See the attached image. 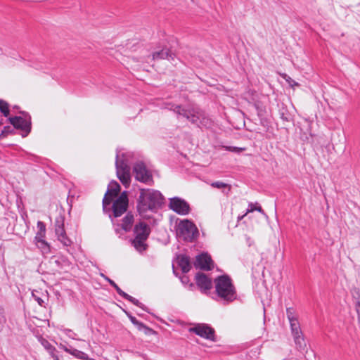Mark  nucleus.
I'll use <instances>...</instances> for the list:
<instances>
[{
  "mask_svg": "<svg viewBox=\"0 0 360 360\" xmlns=\"http://www.w3.org/2000/svg\"><path fill=\"white\" fill-rule=\"evenodd\" d=\"M138 330H140V331H143L144 333V334H146L147 335H153V334L155 333V330H153L152 328L148 327L147 326H146L143 323L139 326Z\"/></svg>",
  "mask_w": 360,
  "mask_h": 360,
  "instance_id": "nucleus-33",
  "label": "nucleus"
},
{
  "mask_svg": "<svg viewBox=\"0 0 360 360\" xmlns=\"http://www.w3.org/2000/svg\"><path fill=\"white\" fill-rule=\"evenodd\" d=\"M128 317L131 322L137 328V329L139 328V326L141 325L142 322L138 321L134 316L128 314Z\"/></svg>",
  "mask_w": 360,
  "mask_h": 360,
  "instance_id": "nucleus-35",
  "label": "nucleus"
},
{
  "mask_svg": "<svg viewBox=\"0 0 360 360\" xmlns=\"http://www.w3.org/2000/svg\"><path fill=\"white\" fill-rule=\"evenodd\" d=\"M229 150L235 152V153H240L242 151L245 150L244 148H238V147H233V146H229L226 148Z\"/></svg>",
  "mask_w": 360,
  "mask_h": 360,
  "instance_id": "nucleus-37",
  "label": "nucleus"
},
{
  "mask_svg": "<svg viewBox=\"0 0 360 360\" xmlns=\"http://www.w3.org/2000/svg\"><path fill=\"white\" fill-rule=\"evenodd\" d=\"M217 295L224 302L229 303L236 299V291L231 278L226 276H219L214 279Z\"/></svg>",
  "mask_w": 360,
  "mask_h": 360,
  "instance_id": "nucleus-3",
  "label": "nucleus"
},
{
  "mask_svg": "<svg viewBox=\"0 0 360 360\" xmlns=\"http://www.w3.org/2000/svg\"><path fill=\"white\" fill-rule=\"evenodd\" d=\"M134 223V215L131 213H127V215L123 218L121 224L122 229L126 232H129L131 230L132 225Z\"/></svg>",
  "mask_w": 360,
  "mask_h": 360,
  "instance_id": "nucleus-20",
  "label": "nucleus"
},
{
  "mask_svg": "<svg viewBox=\"0 0 360 360\" xmlns=\"http://www.w3.org/2000/svg\"><path fill=\"white\" fill-rule=\"evenodd\" d=\"M295 344L300 351L305 350L307 345L303 337V334H299L297 335H293Z\"/></svg>",
  "mask_w": 360,
  "mask_h": 360,
  "instance_id": "nucleus-21",
  "label": "nucleus"
},
{
  "mask_svg": "<svg viewBox=\"0 0 360 360\" xmlns=\"http://www.w3.org/2000/svg\"><path fill=\"white\" fill-rule=\"evenodd\" d=\"M9 122L15 128L21 129L25 132V134L22 135V136H26L31 130L30 117H22L15 116L10 117Z\"/></svg>",
  "mask_w": 360,
  "mask_h": 360,
  "instance_id": "nucleus-12",
  "label": "nucleus"
},
{
  "mask_svg": "<svg viewBox=\"0 0 360 360\" xmlns=\"http://www.w3.org/2000/svg\"><path fill=\"white\" fill-rule=\"evenodd\" d=\"M38 231L36 234L34 240L44 239L46 235V226L44 222L39 221L37 222Z\"/></svg>",
  "mask_w": 360,
  "mask_h": 360,
  "instance_id": "nucleus-22",
  "label": "nucleus"
},
{
  "mask_svg": "<svg viewBox=\"0 0 360 360\" xmlns=\"http://www.w3.org/2000/svg\"><path fill=\"white\" fill-rule=\"evenodd\" d=\"M0 111L5 117H8L9 115V105L6 101L1 99H0Z\"/></svg>",
  "mask_w": 360,
  "mask_h": 360,
  "instance_id": "nucleus-30",
  "label": "nucleus"
},
{
  "mask_svg": "<svg viewBox=\"0 0 360 360\" xmlns=\"http://www.w3.org/2000/svg\"><path fill=\"white\" fill-rule=\"evenodd\" d=\"M152 60H162V59H167L169 60H173L174 57L173 54L168 49H162L160 51H154L152 53Z\"/></svg>",
  "mask_w": 360,
  "mask_h": 360,
  "instance_id": "nucleus-16",
  "label": "nucleus"
},
{
  "mask_svg": "<svg viewBox=\"0 0 360 360\" xmlns=\"http://www.w3.org/2000/svg\"><path fill=\"white\" fill-rule=\"evenodd\" d=\"M39 341L41 345L49 352V354L53 356L54 360H59V358L54 354L55 348L49 342L46 340L44 338H40Z\"/></svg>",
  "mask_w": 360,
  "mask_h": 360,
  "instance_id": "nucleus-23",
  "label": "nucleus"
},
{
  "mask_svg": "<svg viewBox=\"0 0 360 360\" xmlns=\"http://www.w3.org/2000/svg\"><path fill=\"white\" fill-rule=\"evenodd\" d=\"M166 108L174 111L179 116L185 117L191 123L198 126L207 127L210 124V120L206 117L205 112L198 108H185L181 105L169 103Z\"/></svg>",
  "mask_w": 360,
  "mask_h": 360,
  "instance_id": "nucleus-1",
  "label": "nucleus"
},
{
  "mask_svg": "<svg viewBox=\"0 0 360 360\" xmlns=\"http://www.w3.org/2000/svg\"><path fill=\"white\" fill-rule=\"evenodd\" d=\"M186 280H187V278H186V277H183V278H181V281H182V282H183V283L186 282Z\"/></svg>",
  "mask_w": 360,
  "mask_h": 360,
  "instance_id": "nucleus-39",
  "label": "nucleus"
},
{
  "mask_svg": "<svg viewBox=\"0 0 360 360\" xmlns=\"http://www.w3.org/2000/svg\"><path fill=\"white\" fill-rule=\"evenodd\" d=\"M122 297L125 300L129 301L130 302L133 303L136 306L144 309V306L142 303H141L137 299L133 297L132 296L128 295L127 293L124 292V294Z\"/></svg>",
  "mask_w": 360,
  "mask_h": 360,
  "instance_id": "nucleus-27",
  "label": "nucleus"
},
{
  "mask_svg": "<svg viewBox=\"0 0 360 360\" xmlns=\"http://www.w3.org/2000/svg\"><path fill=\"white\" fill-rule=\"evenodd\" d=\"M169 207L174 212L181 215H186L190 212L188 203L179 197L170 198Z\"/></svg>",
  "mask_w": 360,
  "mask_h": 360,
  "instance_id": "nucleus-7",
  "label": "nucleus"
},
{
  "mask_svg": "<svg viewBox=\"0 0 360 360\" xmlns=\"http://www.w3.org/2000/svg\"><path fill=\"white\" fill-rule=\"evenodd\" d=\"M196 284L201 290L206 292L212 287V281L205 274L198 273L195 276Z\"/></svg>",
  "mask_w": 360,
  "mask_h": 360,
  "instance_id": "nucleus-15",
  "label": "nucleus"
},
{
  "mask_svg": "<svg viewBox=\"0 0 360 360\" xmlns=\"http://www.w3.org/2000/svg\"><path fill=\"white\" fill-rule=\"evenodd\" d=\"M32 296L41 307H45L49 301L46 292L34 290L32 292Z\"/></svg>",
  "mask_w": 360,
  "mask_h": 360,
  "instance_id": "nucleus-17",
  "label": "nucleus"
},
{
  "mask_svg": "<svg viewBox=\"0 0 360 360\" xmlns=\"http://www.w3.org/2000/svg\"><path fill=\"white\" fill-rule=\"evenodd\" d=\"M351 294L354 302L355 309L358 316V321L360 323V289L354 288L351 290Z\"/></svg>",
  "mask_w": 360,
  "mask_h": 360,
  "instance_id": "nucleus-19",
  "label": "nucleus"
},
{
  "mask_svg": "<svg viewBox=\"0 0 360 360\" xmlns=\"http://www.w3.org/2000/svg\"><path fill=\"white\" fill-rule=\"evenodd\" d=\"M164 201L162 193L156 190L141 189L137 205L138 211L143 214L148 210H153L160 207Z\"/></svg>",
  "mask_w": 360,
  "mask_h": 360,
  "instance_id": "nucleus-2",
  "label": "nucleus"
},
{
  "mask_svg": "<svg viewBox=\"0 0 360 360\" xmlns=\"http://www.w3.org/2000/svg\"><path fill=\"white\" fill-rule=\"evenodd\" d=\"M286 316L289 321L298 319V315L295 309L288 307L286 309Z\"/></svg>",
  "mask_w": 360,
  "mask_h": 360,
  "instance_id": "nucleus-29",
  "label": "nucleus"
},
{
  "mask_svg": "<svg viewBox=\"0 0 360 360\" xmlns=\"http://www.w3.org/2000/svg\"><path fill=\"white\" fill-rule=\"evenodd\" d=\"M186 280H187V278H186V277H183V278H181V281H182V282H183V283L186 282Z\"/></svg>",
  "mask_w": 360,
  "mask_h": 360,
  "instance_id": "nucleus-40",
  "label": "nucleus"
},
{
  "mask_svg": "<svg viewBox=\"0 0 360 360\" xmlns=\"http://www.w3.org/2000/svg\"><path fill=\"white\" fill-rule=\"evenodd\" d=\"M36 245L40 248L44 252H48L49 251V246L44 239L35 240Z\"/></svg>",
  "mask_w": 360,
  "mask_h": 360,
  "instance_id": "nucleus-31",
  "label": "nucleus"
},
{
  "mask_svg": "<svg viewBox=\"0 0 360 360\" xmlns=\"http://www.w3.org/2000/svg\"><path fill=\"white\" fill-rule=\"evenodd\" d=\"M5 321L4 316L2 312L0 311V324H2Z\"/></svg>",
  "mask_w": 360,
  "mask_h": 360,
  "instance_id": "nucleus-38",
  "label": "nucleus"
},
{
  "mask_svg": "<svg viewBox=\"0 0 360 360\" xmlns=\"http://www.w3.org/2000/svg\"><path fill=\"white\" fill-rule=\"evenodd\" d=\"M101 276H103L110 284V285L115 289L119 295L122 297L124 294L125 292H124L112 280L110 279L103 274H101Z\"/></svg>",
  "mask_w": 360,
  "mask_h": 360,
  "instance_id": "nucleus-28",
  "label": "nucleus"
},
{
  "mask_svg": "<svg viewBox=\"0 0 360 360\" xmlns=\"http://www.w3.org/2000/svg\"><path fill=\"white\" fill-rule=\"evenodd\" d=\"M150 233V228L145 222L140 221L135 225L134 229V238L131 240V244L139 252L146 250L148 245L146 241Z\"/></svg>",
  "mask_w": 360,
  "mask_h": 360,
  "instance_id": "nucleus-5",
  "label": "nucleus"
},
{
  "mask_svg": "<svg viewBox=\"0 0 360 360\" xmlns=\"http://www.w3.org/2000/svg\"><path fill=\"white\" fill-rule=\"evenodd\" d=\"M128 207V198L125 192H123L118 198L114 201L112 210L113 216L119 217L124 214Z\"/></svg>",
  "mask_w": 360,
  "mask_h": 360,
  "instance_id": "nucleus-10",
  "label": "nucleus"
},
{
  "mask_svg": "<svg viewBox=\"0 0 360 360\" xmlns=\"http://www.w3.org/2000/svg\"><path fill=\"white\" fill-rule=\"evenodd\" d=\"M212 262L210 256L207 253H203L196 257L194 266L196 269L210 270L211 269Z\"/></svg>",
  "mask_w": 360,
  "mask_h": 360,
  "instance_id": "nucleus-14",
  "label": "nucleus"
},
{
  "mask_svg": "<svg viewBox=\"0 0 360 360\" xmlns=\"http://www.w3.org/2000/svg\"><path fill=\"white\" fill-rule=\"evenodd\" d=\"M211 186L214 188H227L228 189V191H227V193L230 191L231 190V186L226 184V183H224L222 181H215V182H213L211 184Z\"/></svg>",
  "mask_w": 360,
  "mask_h": 360,
  "instance_id": "nucleus-32",
  "label": "nucleus"
},
{
  "mask_svg": "<svg viewBox=\"0 0 360 360\" xmlns=\"http://www.w3.org/2000/svg\"><path fill=\"white\" fill-rule=\"evenodd\" d=\"M177 263L184 273H187L191 268V261L186 255H179L177 257Z\"/></svg>",
  "mask_w": 360,
  "mask_h": 360,
  "instance_id": "nucleus-18",
  "label": "nucleus"
},
{
  "mask_svg": "<svg viewBox=\"0 0 360 360\" xmlns=\"http://www.w3.org/2000/svg\"><path fill=\"white\" fill-rule=\"evenodd\" d=\"M133 171L136 180L143 183L152 181V176L143 162H136Z\"/></svg>",
  "mask_w": 360,
  "mask_h": 360,
  "instance_id": "nucleus-8",
  "label": "nucleus"
},
{
  "mask_svg": "<svg viewBox=\"0 0 360 360\" xmlns=\"http://www.w3.org/2000/svg\"><path fill=\"white\" fill-rule=\"evenodd\" d=\"M69 354H72L75 357L84 360H94L93 359L89 358L88 355L83 352L77 350L76 349L72 348V347H69Z\"/></svg>",
  "mask_w": 360,
  "mask_h": 360,
  "instance_id": "nucleus-24",
  "label": "nucleus"
},
{
  "mask_svg": "<svg viewBox=\"0 0 360 360\" xmlns=\"http://www.w3.org/2000/svg\"><path fill=\"white\" fill-rule=\"evenodd\" d=\"M12 129L11 127L6 126L4 127V129L1 131V133L0 134V138L5 137L7 134L9 133H11Z\"/></svg>",
  "mask_w": 360,
  "mask_h": 360,
  "instance_id": "nucleus-36",
  "label": "nucleus"
},
{
  "mask_svg": "<svg viewBox=\"0 0 360 360\" xmlns=\"http://www.w3.org/2000/svg\"><path fill=\"white\" fill-rule=\"evenodd\" d=\"M120 188V185L115 181H112L109 184L108 191L103 199V209L104 212L107 211L108 206L110 205L112 198L117 195Z\"/></svg>",
  "mask_w": 360,
  "mask_h": 360,
  "instance_id": "nucleus-11",
  "label": "nucleus"
},
{
  "mask_svg": "<svg viewBox=\"0 0 360 360\" xmlns=\"http://www.w3.org/2000/svg\"><path fill=\"white\" fill-rule=\"evenodd\" d=\"M177 233L184 240L191 241L198 236L196 226L191 221L184 219L178 225Z\"/></svg>",
  "mask_w": 360,
  "mask_h": 360,
  "instance_id": "nucleus-6",
  "label": "nucleus"
},
{
  "mask_svg": "<svg viewBox=\"0 0 360 360\" xmlns=\"http://www.w3.org/2000/svg\"><path fill=\"white\" fill-rule=\"evenodd\" d=\"M189 331L209 340H214V330L204 323H198L191 328Z\"/></svg>",
  "mask_w": 360,
  "mask_h": 360,
  "instance_id": "nucleus-9",
  "label": "nucleus"
},
{
  "mask_svg": "<svg viewBox=\"0 0 360 360\" xmlns=\"http://www.w3.org/2000/svg\"><path fill=\"white\" fill-rule=\"evenodd\" d=\"M132 153L127 152L120 155L118 152L116 155V172L117 176L122 184L125 186L128 187L131 182L130 165L131 162L130 160Z\"/></svg>",
  "mask_w": 360,
  "mask_h": 360,
  "instance_id": "nucleus-4",
  "label": "nucleus"
},
{
  "mask_svg": "<svg viewBox=\"0 0 360 360\" xmlns=\"http://www.w3.org/2000/svg\"><path fill=\"white\" fill-rule=\"evenodd\" d=\"M289 322L292 336L302 333L298 319L292 320Z\"/></svg>",
  "mask_w": 360,
  "mask_h": 360,
  "instance_id": "nucleus-25",
  "label": "nucleus"
},
{
  "mask_svg": "<svg viewBox=\"0 0 360 360\" xmlns=\"http://www.w3.org/2000/svg\"><path fill=\"white\" fill-rule=\"evenodd\" d=\"M283 78L285 79V81L292 86L298 85V84L295 81H294L290 77H289L286 74L283 75Z\"/></svg>",
  "mask_w": 360,
  "mask_h": 360,
  "instance_id": "nucleus-34",
  "label": "nucleus"
},
{
  "mask_svg": "<svg viewBox=\"0 0 360 360\" xmlns=\"http://www.w3.org/2000/svg\"><path fill=\"white\" fill-rule=\"evenodd\" d=\"M255 210H257V211H258V212H261V213L264 214V210H262L261 206L257 205V203L255 205L253 204V203H250L249 205H248V208L247 210L246 213L244 215H243L241 217H239L238 219L239 220L242 219L248 213L252 212Z\"/></svg>",
  "mask_w": 360,
  "mask_h": 360,
  "instance_id": "nucleus-26",
  "label": "nucleus"
},
{
  "mask_svg": "<svg viewBox=\"0 0 360 360\" xmlns=\"http://www.w3.org/2000/svg\"><path fill=\"white\" fill-rule=\"evenodd\" d=\"M65 217L63 216H60L56 218L55 222V231L56 234L58 236V240L64 245H67L68 238L66 236L65 229Z\"/></svg>",
  "mask_w": 360,
  "mask_h": 360,
  "instance_id": "nucleus-13",
  "label": "nucleus"
}]
</instances>
